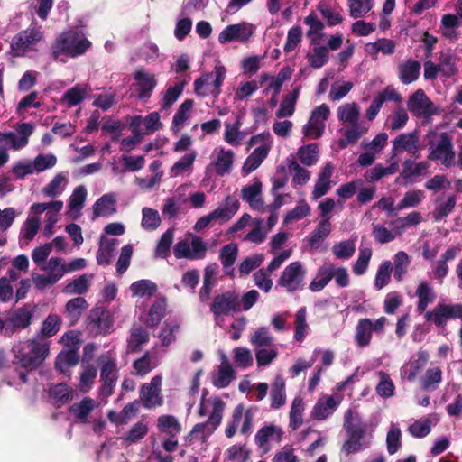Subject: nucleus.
Wrapping results in <instances>:
<instances>
[{
  "instance_id": "obj_1",
  "label": "nucleus",
  "mask_w": 462,
  "mask_h": 462,
  "mask_svg": "<svg viewBox=\"0 0 462 462\" xmlns=\"http://www.w3.org/2000/svg\"><path fill=\"white\" fill-rule=\"evenodd\" d=\"M90 47L91 42L87 38H79L72 31L63 32L51 44V57L54 60L66 62L62 56L76 58L83 55Z\"/></svg>"
},
{
  "instance_id": "obj_2",
  "label": "nucleus",
  "mask_w": 462,
  "mask_h": 462,
  "mask_svg": "<svg viewBox=\"0 0 462 462\" xmlns=\"http://www.w3.org/2000/svg\"><path fill=\"white\" fill-rule=\"evenodd\" d=\"M49 354V345L38 337L30 339L17 349L15 358L22 367L30 371L35 370L45 360Z\"/></svg>"
},
{
  "instance_id": "obj_3",
  "label": "nucleus",
  "mask_w": 462,
  "mask_h": 462,
  "mask_svg": "<svg viewBox=\"0 0 462 462\" xmlns=\"http://www.w3.org/2000/svg\"><path fill=\"white\" fill-rule=\"evenodd\" d=\"M344 429L347 434V439L342 446V451L346 456L357 453L362 449L361 439H364L368 425L365 422L354 421L352 418V411L348 410L344 417Z\"/></svg>"
},
{
  "instance_id": "obj_4",
  "label": "nucleus",
  "mask_w": 462,
  "mask_h": 462,
  "mask_svg": "<svg viewBox=\"0 0 462 462\" xmlns=\"http://www.w3.org/2000/svg\"><path fill=\"white\" fill-rule=\"evenodd\" d=\"M34 125L30 122L18 124L16 132H0V148L18 151L25 147L29 143V137L32 134Z\"/></svg>"
},
{
  "instance_id": "obj_5",
  "label": "nucleus",
  "mask_w": 462,
  "mask_h": 462,
  "mask_svg": "<svg viewBox=\"0 0 462 462\" xmlns=\"http://www.w3.org/2000/svg\"><path fill=\"white\" fill-rule=\"evenodd\" d=\"M439 142L435 145L434 142H429L430 153L428 160L430 161H441L442 164L446 167H450L454 164L455 152L451 138L448 133H441L439 134Z\"/></svg>"
},
{
  "instance_id": "obj_6",
  "label": "nucleus",
  "mask_w": 462,
  "mask_h": 462,
  "mask_svg": "<svg viewBox=\"0 0 462 462\" xmlns=\"http://www.w3.org/2000/svg\"><path fill=\"white\" fill-rule=\"evenodd\" d=\"M305 274L306 271L303 269L301 263L293 262L284 268L277 284L285 288L288 292H293L300 287Z\"/></svg>"
},
{
  "instance_id": "obj_7",
  "label": "nucleus",
  "mask_w": 462,
  "mask_h": 462,
  "mask_svg": "<svg viewBox=\"0 0 462 462\" xmlns=\"http://www.w3.org/2000/svg\"><path fill=\"white\" fill-rule=\"evenodd\" d=\"M240 300L238 295L228 291L213 298L210 311L216 316H227L231 312L240 311Z\"/></svg>"
},
{
  "instance_id": "obj_8",
  "label": "nucleus",
  "mask_w": 462,
  "mask_h": 462,
  "mask_svg": "<svg viewBox=\"0 0 462 462\" xmlns=\"http://www.w3.org/2000/svg\"><path fill=\"white\" fill-rule=\"evenodd\" d=\"M162 377L156 375L149 383H144L140 389V402L145 409H152L163 404V397L161 394Z\"/></svg>"
},
{
  "instance_id": "obj_9",
  "label": "nucleus",
  "mask_w": 462,
  "mask_h": 462,
  "mask_svg": "<svg viewBox=\"0 0 462 462\" xmlns=\"http://www.w3.org/2000/svg\"><path fill=\"white\" fill-rule=\"evenodd\" d=\"M88 328L96 335H106L110 333L113 320L109 311L104 307L93 308L88 316Z\"/></svg>"
},
{
  "instance_id": "obj_10",
  "label": "nucleus",
  "mask_w": 462,
  "mask_h": 462,
  "mask_svg": "<svg viewBox=\"0 0 462 462\" xmlns=\"http://www.w3.org/2000/svg\"><path fill=\"white\" fill-rule=\"evenodd\" d=\"M407 107L417 117H429L436 113L433 103L422 89L410 96Z\"/></svg>"
},
{
  "instance_id": "obj_11",
  "label": "nucleus",
  "mask_w": 462,
  "mask_h": 462,
  "mask_svg": "<svg viewBox=\"0 0 462 462\" xmlns=\"http://www.w3.org/2000/svg\"><path fill=\"white\" fill-rule=\"evenodd\" d=\"M254 31L251 24L246 23H236L226 26L218 35L221 44L230 42L245 43L253 35Z\"/></svg>"
},
{
  "instance_id": "obj_12",
  "label": "nucleus",
  "mask_w": 462,
  "mask_h": 462,
  "mask_svg": "<svg viewBox=\"0 0 462 462\" xmlns=\"http://www.w3.org/2000/svg\"><path fill=\"white\" fill-rule=\"evenodd\" d=\"M42 38V32L38 28H29L20 32L14 36L11 43L12 50L16 52H25L29 51L30 47Z\"/></svg>"
},
{
  "instance_id": "obj_13",
  "label": "nucleus",
  "mask_w": 462,
  "mask_h": 462,
  "mask_svg": "<svg viewBox=\"0 0 462 462\" xmlns=\"http://www.w3.org/2000/svg\"><path fill=\"white\" fill-rule=\"evenodd\" d=\"M134 79L137 86L136 97L141 100L149 99L157 86L155 76L141 69L134 73Z\"/></svg>"
},
{
  "instance_id": "obj_14",
  "label": "nucleus",
  "mask_w": 462,
  "mask_h": 462,
  "mask_svg": "<svg viewBox=\"0 0 462 462\" xmlns=\"http://www.w3.org/2000/svg\"><path fill=\"white\" fill-rule=\"evenodd\" d=\"M118 378L116 362L113 359L107 360L101 367L100 380L102 385L100 393L106 397L113 394L114 388Z\"/></svg>"
},
{
  "instance_id": "obj_15",
  "label": "nucleus",
  "mask_w": 462,
  "mask_h": 462,
  "mask_svg": "<svg viewBox=\"0 0 462 462\" xmlns=\"http://www.w3.org/2000/svg\"><path fill=\"white\" fill-rule=\"evenodd\" d=\"M150 340V334L146 328L140 325H134L130 329V335L126 340L127 353H137L142 350L143 345Z\"/></svg>"
},
{
  "instance_id": "obj_16",
  "label": "nucleus",
  "mask_w": 462,
  "mask_h": 462,
  "mask_svg": "<svg viewBox=\"0 0 462 462\" xmlns=\"http://www.w3.org/2000/svg\"><path fill=\"white\" fill-rule=\"evenodd\" d=\"M263 184L259 180H254L251 185L243 187L241 193L242 199L245 200L250 208L254 210H262L264 201L261 198Z\"/></svg>"
},
{
  "instance_id": "obj_17",
  "label": "nucleus",
  "mask_w": 462,
  "mask_h": 462,
  "mask_svg": "<svg viewBox=\"0 0 462 462\" xmlns=\"http://www.w3.org/2000/svg\"><path fill=\"white\" fill-rule=\"evenodd\" d=\"M33 308L31 304H25L21 308L16 309L13 314L7 319V321L12 325L13 331L17 329H24L32 323Z\"/></svg>"
},
{
  "instance_id": "obj_18",
  "label": "nucleus",
  "mask_w": 462,
  "mask_h": 462,
  "mask_svg": "<svg viewBox=\"0 0 462 462\" xmlns=\"http://www.w3.org/2000/svg\"><path fill=\"white\" fill-rule=\"evenodd\" d=\"M419 136L416 131L402 134L393 141V156H396L399 149L407 151L410 153L416 154L418 152Z\"/></svg>"
},
{
  "instance_id": "obj_19",
  "label": "nucleus",
  "mask_w": 462,
  "mask_h": 462,
  "mask_svg": "<svg viewBox=\"0 0 462 462\" xmlns=\"http://www.w3.org/2000/svg\"><path fill=\"white\" fill-rule=\"evenodd\" d=\"M337 406L338 402L332 395L320 398L315 403L311 416L315 420H324L337 410Z\"/></svg>"
},
{
  "instance_id": "obj_20",
  "label": "nucleus",
  "mask_w": 462,
  "mask_h": 462,
  "mask_svg": "<svg viewBox=\"0 0 462 462\" xmlns=\"http://www.w3.org/2000/svg\"><path fill=\"white\" fill-rule=\"evenodd\" d=\"M116 212V198L113 193L101 196L93 206L95 217H109Z\"/></svg>"
},
{
  "instance_id": "obj_21",
  "label": "nucleus",
  "mask_w": 462,
  "mask_h": 462,
  "mask_svg": "<svg viewBox=\"0 0 462 462\" xmlns=\"http://www.w3.org/2000/svg\"><path fill=\"white\" fill-rule=\"evenodd\" d=\"M420 63L417 60H408L406 62L398 65L400 81L409 85L418 79L420 72Z\"/></svg>"
},
{
  "instance_id": "obj_22",
  "label": "nucleus",
  "mask_w": 462,
  "mask_h": 462,
  "mask_svg": "<svg viewBox=\"0 0 462 462\" xmlns=\"http://www.w3.org/2000/svg\"><path fill=\"white\" fill-rule=\"evenodd\" d=\"M415 295L418 298L416 311L419 314L424 313L428 305L431 303L436 298V294L433 289L430 287L427 281H421L419 283L415 291Z\"/></svg>"
},
{
  "instance_id": "obj_23",
  "label": "nucleus",
  "mask_w": 462,
  "mask_h": 462,
  "mask_svg": "<svg viewBox=\"0 0 462 462\" xmlns=\"http://www.w3.org/2000/svg\"><path fill=\"white\" fill-rule=\"evenodd\" d=\"M415 295L418 298L416 311L419 314L424 313L428 305L431 303L436 298V294L433 289L430 287L427 281H421L419 283L415 291Z\"/></svg>"
},
{
  "instance_id": "obj_24",
  "label": "nucleus",
  "mask_w": 462,
  "mask_h": 462,
  "mask_svg": "<svg viewBox=\"0 0 462 462\" xmlns=\"http://www.w3.org/2000/svg\"><path fill=\"white\" fill-rule=\"evenodd\" d=\"M282 430L275 425H265L258 430L254 437L256 445L260 448H264L269 439H273L276 442H281L282 439Z\"/></svg>"
},
{
  "instance_id": "obj_25",
  "label": "nucleus",
  "mask_w": 462,
  "mask_h": 462,
  "mask_svg": "<svg viewBox=\"0 0 462 462\" xmlns=\"http://www.w3.org/2000/svg\"><path fill=\"white\" fill-rule=\"evenodd\" d=\"M271 408L280 409L286 402L285 381L282 376L277 375L271 385Z\"/></svg>"
},
{
  "instance_id": "obj_26",
  "label": "nucleus",
  "mask_w": 462,
  "mask_h": 462,
  "mask_svg": "<svg viewBox=\"0 0 462 462\" xmlns=\"http://www.w3.org/2000/svg\"><path fill=\"white\" fill-rule=\"evenodd\" d=\"M79 356L76 349H69L68 351H61L58 354L55 361V368L60 374H69V368L78 365Z\"/></svg>"
},
{
  "instance_id": "obj_27",
  "label": "nucleus",
  "mask_w": 462,
  "mask_h": 462,
  "mask_svg": "<svg viewBox=\"0 0 462 462\" xmlns=\"http://www.w3.org/2000/svg\"><path fill=\"white\" fill-rule=\"evenodd\" d=\"M373 321L368 318L361 319L356 328L355 340L358 346H367L372 339Z\"/></svg>"
},
{
  "instance_id": "obj_28",
  "label": "nucleus",
  "mask_w": 462,
  "mask_h": 462,
  "mask_svg": "<svg viewBox=\"0 0 462 462\" xmlns=\"http://www.w3.org/2000/svg\"><path fill=\"white\" fill-rule=\"evenodd\" d=\"M269 148L266 145H262L254 150V152L245 159L242 167V171L245 174H249L256 170L263 160L267 157Z\"/></svg>"
},
{
  "instance_id": "obj_29",
  "label": "nucleus",
  "mask_w": 462,
  "mask_h": 462,
  "mask_svg": "<svg viewBox=\"0 0 462 462\" xmlns=\"http://www.w3.org/2000/svg\"><path fill=\"white\" fill-rule=\"evenodd\" d=\"M157 427L161 432L166 433L171 438L180 433L182 428L177 418L173 415H162L157 420Z\"/></svg>"
},
{
  "instance_id": "obj_30",
  "label": "nucleus",
  "mask_w": 462,
  "mask_h": 462,
  "mask_svg": "<svg viewBox=\"0 0 462 462\" xmlns=\"http://www.w3.org/2000/svg\"><path fill=\"white\" fill-rule=\"evenodd\" d=\"M194 101L192 99H186L177 109L175 113L172 123H171V130L173 133H179L180 127L183 124L188 120L190 116V112L193 108Z\"/></svg>"
},
{
  "instance_id": "obj_31",
  "label": "nucleus",
  "mask_w": 462,
  "mask_h": 462,
  "mask_svg": "<svg viewBox=\"0 0 462 462\" xmlns=\"http://www.w3.org/2000/svg\"><path fill=\"white\" fill-rule=\"evenodd\" d=\"M118 244L116 239L106 240L101 242L97 253V262L99 265H108L112 262V257Z\"/></svg>"
},
{
  "instance_id": "obj_32",
  "label": "nucleus",
  "mask_w": 462,
  "mask_h": 462,
  "mask_svg": "<svg viewBox=\"0 0 462 462\" xmlns=\"http://www.w3.org/2000/svg\"><path fill=\"white\" fill-rule=\"evenodd\" d=\"M304 23L309 26V30L306 32V36L310 40L311 45H318L319 39L315 37L316 34H320L325 28V24L318 18L314 12L309 14L304 18Z\"/></svg>"
},
{
  "instance_id": "obj_33",
  "label": "nucleus",
  "mask_w": 462,
  "mask_h": 462,
  "mask_svg": "<svg viewBox=\"0 0 462 462\" xmlns=\"http://www.w3.org/2000/svg\"><path fill=\"white\" fill-rule=\"evenodd\" d=\"M300 89L295 88L290 94L286 95L276 113L278 118L291 116L295 111V105L299 97Z\"/></svg>"
},
{
  "instance_id": "obj_34",
  "label": "nucleus",
  "mask_w": 462,
  "mask_h": 462,
  "mask_svg": "<svg viewBox=\"0 0 462 462\" xmlns=\"http://www.w3.org/2000/svg\"><path fill=\"white\" fill-rule=\"evenodd\" d=\"M309 65L313 69H320L328 61V50L326 46L314 45L312 52L307 55Z\"/></svg>"
},
{
  "instance_id": "obj_35",
  "label": "nucleus",
  "mask_w": 462,
  "mask_h": 462,
  "mask_svg": "<svg viewBox=\"0 0 462 462\" xmlns=\"http://www.w3.org/2000/svg\"><path fill=\"white\" fill-rule=\"evenodd\" d=\"M49 395L58 407L69 402L72 400L71 390L66 383H58L50 388Z\"/></svg>"
},
{
  "instance_id": "obj_36",
  "label": "nucleus",
  "mask_w": 462,
  "mask_h": 462,
  "mask_svg": "<svg viewBox=\"0 0 462 462\" xmlns=\"http://www.w3.org/2000/svg\"><path fill=\"white\" fill-rule=\"evenodd\" d=\"M447 304L438 303L432 310L425 313V319L433 322L439 328H444L449 319Z\"/></svg>"
},
{
  "instance_id": "obj_37",
  "label": "nucleus",
  "mask_w": 462,
  "mask_h": 462,
  "mask_svg": "<svg viewBox=\"0 0 462 462\" xmlns=\"http://www.w3.org/2000/svg\"><path fill=\"white\" fill-rule=\"evenodd\" d=\"M330 232V221H328V219H321L309 238V244L310 247L318 248L319 242L328 237Z\"/></svg>"
},
{
  "instance_id": "obj_38",
  "label": "nucleus",
  "mask_w": 462,
  "mask_h": 462,
  "mask_svg": "<svg viewBox=\"0 0 462 462\" xmlns=\"http://www.w3.org/2000/svg\"><path fill=\"white\" fill-rule=\"evenodd\" d=\"M399 165L397 162H392L388 167L377 164L374 168L366 171L365 177L368 182H374L386 175L394 174L398 171Z\"/></svg>"
},
{
  "instance_id": "obj_39",
  "label": "nucleus",
  "mask_w": 462,
  "mask_h": 462,
  "mask_svg": "<svg viewBox=\"0 0 462 462\" xmlns=\"http://www.w3.org/2000/svg\"><path fill=\"white\" fill-rule=\"evenodd\" d=\"M442 380V371L439 367L430 368L421 378V388L425 392L435 391Z\"/></svg>"
},
{
  "instance_id": "obj_40",
  "label": "nucleus",
  "mask_w": 462,
  "mask_h": 462,
  "mask_svg": "<svg viewBox=\"0 0 462 462\" xmlns=\"http://www.w3.org/2000/svg\"><path fill=\"white\" fill-rule=\"evenodd\" d=\"M411 263L409 255L404 251H399L393 259V277L400 282L403 279Z\"/></svg>"
},
{
  "instance_id": "obj_41",
  "label": "nucleus",
  "mask_w": 462,
  "mask_h": 462,
  "mask_svg": "<svg viewBox=\"0 0 462 462\" xmlns=\"http://www.w3.org/2000/svg\"><path fill=\"white\" fill-rule=\"evenodd\" d=\"M95 408V402L89 397H85L81 402L73 403L69 411L73 413L77 419L85 421L90 415L91 411Z\"/></svg>"
},
{
  "instance_id": "obj_42",
  "label": "nucleus",
  "mask_w": 462,
  "mask_h": 462,
  "mask_svg": "<svg viewBox=\"0 0 462 462\" xmlns=\"http://www.w3.org/2000/svg\"><path fill=\"white\" fill-rule=\"evenodd\" d=\"M439 68H440V72L446 77H452L457 73V68L456 66V58L450 52L441 51L439 57Z\"/></svg>"
},
{
  "instance_id": "obj_43",
  "label": "nucleus",
  "mask_w": 462,
  "mask_h": 462,
  "mask_svg": "<svg viewBox=\"0 0 462 462\" xmlns=\"http://www.w3.org/2000/svg\"><path fill=\"white\" fill-rule=\"evenodd\" d=\"M186 85V80H182L173 87H170L165 91L164 97L161 103L162 110H168L178 100L179 97L182 94Z\"/></svg>"
},
{
  "instance_id": "obj_44",
  "label": "nucleus",
  "mask_w": 462,
  "mask_h": 462,
  "mask_svg": "<svg viewBox=\"0 0 462 462\" xmlns=\"http://www.w3.org/2000/svg\"><path fill=\"white\" fill-rule=\"evenodd\" d=\"M338 118L340 121L357 126L359 108L356 103L346 104L338 108Z\"/></svg>"
},
{
  "instance_id": "obj_45",
  "label": "nucleus",
  "mask_w": 462,
  "mask_h": 462,
  "mask_svg": "<svg viewBox=\"0 0 462 462\" xmlns=\"http://www.w3.org/2000/svg\"><path fill=\"white\" fill-rule=\"evenodd\" d=\"M234 152L231 150L221 149L215 162L216 172L219 176L227 173L233 164Z\"/></svg>"
},
{
  "instance_id": "obj_46",
  "label": "nucleus",
  "mask_w": 462,
  "mask_h": 462,
  "mask_svg": "<svg viewBox=\"0 0 462 462\" xmlns=\"http://www.w3.org/2000/svg\"><path fill=\"white\" fill-rule=\"evenodd\" d=\"M88 307L87 300L82 297L69 300L66 304V311L72 324L78 321L82 310Z\"/></svg>"
},
{
  "instance_id": "obj_47",
  "label": "nucleus",
  "mask_w": 462,
  "mask_h": 462,
  "mask_svg": "<svg viewBox=\"0 0 462 462\" xmlns=\"http://www.w3.org/2000/svg\"><path fill=\"white\" fill-rule=\"evenodd\" d=\"M42 269L46 271L47 274L51 276L55 282L60 280L67 273L65 263H62V258L60 257H51Z\"/></svg>"
},
{
  "instance_id": "obj_48",
  "label": "nucleus",
  "mask_w": 462,
  "mask_h": 462,
  "mask_svg": "<svg viewBox=\"0 0 462 462\" xmlns=\"http://www.w3.org/2000/svg\"><path fill=\"white\" fill-rule=\"evenodd\" d=\"M140 117H136L131 124L132 131L134 133L133 136L124 138L121 141V147L120 149L122 151H127L130 152L135 148V146L141 142V140L143 137V134L139 131L138 125L140 124L139 121Z\"/></svg>"
},
{
  "instance_id": "obj_49",
  "label": "nucleus",
  "mask_w": 462,
  "mask_h": 462,
  "mask_svg": "<svg viewBox=\"0 0 462 462\" xmlns=\"http://www.w3.org/2000/svg\"><path fill=\"white\" fill-rule=\"evenodd\" d=\"M173 230L168 229L164 232L155 248V256L166 259L170 254V249L173 242Z\"/></svg>"
},
{
  "instance_id": "obj_50",
  "label": "nucleus",
  "mask_w": 462,
  "mask_h": 462,
  "mask_svg": "<svg viewBox=\"0 0 462 462\" xmlns=\"http://www.w3.org/2000/svg\"><path fill=\"white\" fill-rule=\"evenodd\" d=\"M392 272L393 263L390 261H384L382 263L377 270L374 280V287L376 290H382L390 282Z\"/></svg>"
},
{
  "instance_id": "obj_51",
  "label": "nucleus",
  "mask_w": 462,
  "mask_h": 462,
  "mask_svg": "<svg viewBox=\"0 0 462 462\" xmlns=\"http://www.w3.org/2000/svg\"><path fill=\"white\" fill-rule=\"evenodd\" d=\"M61 325V319L57 314H49L42 322L41 335L45 337H51L57 334Z\"/></svg>"
},
{
  "instance_id": "obj_52",
  "label": "nucleus",
  "mask_w": 462,
  "mask_h": 462,
  "mask_svg": "<svg viewBox=\"0 0 462 462\" xmlns=\"http://www.w3.org/2000/svg\"><path fill=\"white\" fill-rule=\"evenodd\" d=\"M319 148L317 143L301 146L299 151V159L305 166H311L318 161Z\"/></svg>"
},
{
  "instance_id": "obj_53",
  "label": "nucleus",
  "mask_w": 462,
  "mask_h": 462,
  "mask_svg": "<svg viewBox=\"0 0 462 462\" xmlns=\"http://www.w3.org/2000/svg\"><path fill=\"white\" fill-rule=\"evenodd\" d=\"M234 378V370L228 364L219 366L217 375L213 378V384L217 388H226Z\"/></svg>"
},
{
  "instance_id": "obj_54",
  "label": "nucleus",
  "mask_w": 462,
  "mask_h": 462,
  "mask_svg": "<svg viewBox=\"0 0 462 462\" xmlns=\"http://www.w3.org/2000/svg\"><path fill=\"white\" fill-rule=\"evenodd\" d=\"M317 8L322 17L327 20L328 26H336L343 22L340 13L335 12L327 3L319 2Z\"/></svg>"
},
{
  "instance_id": "obj_55",
  "label": "nucleus",
  "mask_w": 462,
  "mask_h": 462,
  "mask_svg": "<svg viewBox=\"0 0 462 462\" xmlns=\"http://www.w3.org/2000/svg\"><path fill=\"white\" fill-rule=\"evenodd\" d=\"M426 162L414 163L413 161L408 159L402 163V171L401 175L403 179H410L411 177L419 176L428 168Z\"/></svg>"
},
{
  "instance_id": "obj_56",
  "label": "nucleus",
  "mask_w": 462,
  "mask_h": 462,
  "mask_svg": "<svg viewBox=\"0 0 462 462\" xmlns=\"http://www.w3.org/2000/svg\"><path fill=\"white\" fill-rule=\"evenodd\" d=\"M304 411L303 402L300 397L292 401L290 411V426L296 430L302 424V412Z\"/></svg>"
},
{
  "instance_id": "obj_57",
  "label": "nucleus",
  "mask_w": 462,
  "mask_h": 462,
  "mask_svg": "<svg viewBox=\"0 0 462 462\" xmlns=\"http://www.w3.org/2000/svg\"><path fill=\"white\" fill-rule=\"evenodd\" d=\"M237 254L238 246L236 244L231 243L221 248L219 258L225 269L231 267L235 263Z\"/></svg>"
},
{
  "instance_id": "obj_58",
  "label": "nucleus",
  "mask_w": 462,
  "mask_h": 462,
  "mask_svg": "<svg viewBox=\"0 0 462 462\" xmlns=\"http://www.w3.org/2000/svg\"><path fill=\"white\" fill-rule=\"evenodd\" d=\"M142 212V226L145 230H155L161 224V217L158 211L150 208H143Z\"/></svg>"
},
{
  "instance_id": "obj_59",
  "label": "nucleus",
  "mask_w": 462,
  "mask_h": 462,
  "mask_svg": "<svg viewBox=\"0 0 462 462\" xmlns=\"http://www.w3.org/2000/svg\"><path fill=\"white\" fill-rule=\"evenodd\" d=\"M350 16L356 19L363 17L372 9V0H347Z\"/></svg>"
},
{
  "instance_id": "obj_60",
  "label": "nucleus",
  "mask_w": 462,
  "mask_h": 462,
  "mask_svg": "<svg viewBox=\"0 0 462 462\" xmlns=\"http://www.w3.org/2000/svg\"><path fill=\"white\" fill-rule=\"evenodd\" d=\"M422 190H411L404 194L402 199L397 204V210H402L406 208H413L420 204L424 199Z\"/></svg>"
},
{
  "instance_id": "obj_61",
  "label": "nucleus",
  "mask_w": 462,
  "mask_h": 462,
  "mask_svg": "<svg viewBox=\"0 0 462 462\" xmlns=\"http://www.w3.org/2000/svg\"><path fill=\"white\" fill-rule=\"evenodd\" d=\"M130 290L134 295L151 296L157 291V285L150 280H140L131 284Z\"/></svg>"
},
{
  "instance_id": "obj_62",
  "label": "nucleus",
  "mask_w": 462,
  "mask_h": 462,
  "mask_svg": "<svg viewBox=\"0 0 462 462\" xmlns=\"http://www.w3.org/2000/svg\"><path fill=\"white\" fill-rule=\"evenodd\" d=\"M400 102L402 97L394 88L388 86L383 91L377 93L371 104L381 109L385 101Z\"/></svg>"
},
{
  "instance_id": "obj_63",
  "label": "nucleus",
  "mask_w": 462,
  "mask_h": 462,
  "mask_svg": "<svg viewBox=\"0 0 462 462\" xmlns=\"http://www.w3.org/2000/svg\"><path fill=\"white\" fill-rule=\"evenodd\" d=\"M332 251L338 259H349L356 252V245L354 241L345 240L334 245Z\"/></svg>"
},
{
  "instance_id": "obj_64",
  "label": "nucleus",
  "mask_w": 462,
  "mask_h": 462,
  "mask_svg": "<svg viewBox=\"0 0 462 462\" xmlns=\"http://www.w3.org/2000/svg\"><path fill=\"white\" fill-rule=\"evenodd\" d=\"M250 342L255 347H266L273 344V338L269 334L268 328L262 327L252 335Z\"/></svg>"
}]
</instances>
